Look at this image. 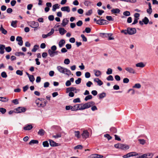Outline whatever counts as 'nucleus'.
I'll use <instances>...</instances> for the list:
<instances>
[{
    "instance_id": "nucleus-1",
    "label": "nucleus",
    "mask_w": 158,
    "mask_h": 158,
    "mask_svg": "<svg viewBox=\"0 0 158 158\" xmlns=\"http://www.w3.org/2000/svg\"><path fill=\"white\" fill-rule=\"evenodd\" d=\"M153 155L152 153H147L138 157V158H152Z\"/></svg>"
},
{
    "instance_id": "nucleus-2",
    "label": "nucleus",
    "mask_w": 158,
    "mask_h": 158,
    "mask_svg": "<svg viewBox=\"0 0 158 158\" xmlns=\"http://www.w3.org/2000/svg\"><path fill=\"white\" fill-rule=\"evenodd\" d=\"M28 24L31 27L34 28H38L39 26L38 23L35 21H30L29 22Z\"/></svg>"
},
{
    "instance_id": "nucleus-3",
    "label": "nucleus",
    "mask_w": 158,
    "mask_h": 158,
    "mask_svg": "<svg viewBox=\"0 0 158 158\" xmlns=\"http://www.w3.org/2000/svg\"><path fill=\"white\" fill-rule=\"evenodd\" d=\"M127 31L128 34L132 35L136 33V31L135 28L128 27L127 29Z\"/></svg>"
},
{
    "instance_id": "nucleus-4",
    "label": "nucleus",
    "mask_w": 158,
    "mask_h": 158,
    "mask_svg": "<svg viewBox=\"0 0 158 158\" xmlns=\"http://www.w3.org/2000/svg\"><path fill=\"white\" fill-rule=\"evenodd\" d=\"M109 22L106 20L104 19H100L97 20V24L99 25L108 24Z\"/></svg>"
},
{
    "instance_id": "nucleus-5",
    "label": "nucleus",
    "mask_w": 158,
    "mask_h": 158,
    "mask_svg": "<svg viewBox=\"0 0 158 158\" xmlns=\"http://www.w3.org/2000/svg\"><path fill=\"white\" fill-rule=\"evenodd\" d=\"M125 69L129 73L135 74L136 73L135 70L131 67H127L125 68Z\"/></svg>"
},
{
    "instance_id": "nucleus-6",
    "label": "nucleus",
    "mask_w": 158,
    "mask_h": 158,
    "mask_svg": "<svg viewBox=\"0 0 158 158\" xmlns=\"http://www.w3.org/2000/svg\"><path fill=\"white\" fill-rule=\"evenodd\" d=\"M17 113H20L22 112H25L26 110V108L25 107H19L16 109Z\"/></svg>"
},
{
    "instance_id": "nucleus-7",
    "label": "nucleus",
    "mask_w": 158,
    "mask_h": 158,
    "mask_svg": "<svg viewBox=\"0 0 158 158\" xmlns=\"http://www.w3.org/2000/svg\"><path fill=\"white\" fill-rule=\"evenodd\" d=\"M54 30L53 28H52L50 32L48 33L47 34H43L42 37L43 38H46L48 36H49L52 35L54 32Z\"/></svg>"
},
{
    "instance_id": "nucleus-8",
    "label": "nucleus",
    "mask_w": 158,
    "mask_h": 158,
    "mask_svg": "<svg viewBox=\"0 0 158 158\" xmlns=\"http://www.w3.org/2000/svg\"><path fill=\"white\" fill-rule=\"evenodd\" d=\"M81 135L83 138H87L89 137V133L87 130H84L83 131Z\"/></svg>"
},
{
    "instance_id": "nucleus-9",
    "label": "nucleus",
    "mask_w": 158,
    "mask_h": 158,
    "mask_svg": "<svg viewBox=\"0 0 158 158\" xmlns=\"http://www.w3.org/2000/svg\"><path fill=\"white\" fill-rule=\"evenodd\" d=\"M16 40L18 42V44L20 46H22L23 44V41L22 38L21 36H18L16 38Z\"/></svg>"
},
{
    "instance_id": "nucleus-10",
    "label": "nucleus",
    "mask_w": 158,
    "mask_h": 158,
    "mask_svg": "<svg viewBox=\"0 0 158 158\" xmlns=\"http://www.w3.org/2000/svg\"><path fill=\"white\" fill-rule=\"evenodd\" d=\"M58 70L60 73L64 74L65 69L64 68L60 66H58L57 67Z\"/></svg>"
},
{
    "instance_id": "nucleus-11",
    "label": "nucleus",
    "mask_w": 158,
    "mask_h": 158,
    "mask_svg": "<svg viewBox=\"0 0 158 158\" xmlns=\"http://www.w3.org/2000/svg\"><path fill=\"white\" fill-rule=\"evenodd\" d=\"M90 107V106H89L88 103H86L83 105L82 106L80 107V110H82L86 109Z\"/></svg>"
},
{
    "instance_id": "nucleus-12",
    "label": "nucleus",
    "mask_w": 158,
    "mask_h": 158,
    "mask_svg": "<svg viewBox=\"0 0 158 158\" xmlns=\"http://www.w3.org/2000/svg\"><path fill=\"white\" fill-rule=\"evenodd\" d=\"M61 10L63 11H67V12H69L70 11V9L69 6H65L61 8Z\"/></svg>"
},
{
    "instance_id": "nucleus-13",
    "label": "nucleus",
    "mask_w": 158,
    "mask_h": 158,
    "mask_svg": "<svg viewBox=\"0 0 158 158\" xmlns=\"http://www.w3.org/2000/svg\"><path fill=\"white\" fill-rule=\"evenodd\" d=\"M127 157H130L131 156H135L138 155V154L135 152H132L127 154Z\"/></svg>"
},
{
    "instance_id": "nucleus-14",
    "label": "nucleus",
    "mask_w": 158,
    "mask_h": 158,
    "mask_svg": "<svg viewBox=\"0 0 158 158\" xmlns=\"http://www.w3.org/2000/svg\"><path fill=\"white\" fill-rule=\"evenodd\" d=\"M112 34L111 33H100V35L102 37H107L108 36L112 35Z\"/></svg>"
},
{
    "instance_id": "nucleus-15",
    "label": "nucleus",
    "mask_w": 158,
    "mask_h": 158,
    "mask_svg": "<svg viewBox=\"0 0 158 158\" xmlns=\"http://www.w3.org/2000/svg\"><path fill=\"white\" fill-rule=\"evenodd\" d=\"M50 145L51 146H59V144L56 143L51 139H49Z\"/></svg>"
},
{
    "instance_id": "nucleus-16",
    "label": "nucleus",
    "mask_w": 158,
    "mask_h": 158,
    "mask_svg": "<svg viewBox=\"0 0 158 158\" xmlns=\"http://www.w3.org/2000/svg\"><path fill=\"white\" fill-rule=\"evenodd\" d=\"M33 128V127L31 125L27 124L24 127L23 129L25 130H30Z\"/></svg>"
},
{
    "instance_id": "nucleus-17",
    "label": "nucleus",
    "mask_w": 158,
    "mask_h": 158,
    "mask_svg": "<svg viewBox=\"0 0 158 158\" xmlns=\"http://www.w3.org/2000/svg\"><path fill=\"white\" fill-rule=\"evenodd\" d=\"M59 31L60 34L62 35H64L65 33L67 32L66 30L64 28L60 27L59 28Z\"/></svg>"
},
{
    "instance_id": "nucleus-18",
    "label": "nucleus",
    "mask_w": 158,
    "mask_h": 158,
    "mask_svg": "<svg viewBox=\"0 0 158 158\" xmlns=\"http://www.w3.org/2000/svg\"><path fill=\"white\" fill-rule=\"evenodd\" d=\"M94 81L98 83V85L101 86L103 84V83L100 79L98 78L95 79L94 80Z\"/></svg>"
},
{
    "instance_id": "nucleus-19",
    "label": "nucleus",
    "mask_w": 158,
    "mask_h": 158,
    "mask_svg": "<svg viewBox=\"0 0 158 158\" xmlns=\"http://www.w3.org/2000/svg\"><path fill=\"white\" fill-rule=\"evenodd\" d=\"M82 104H76L75 105H74L73 106V111H76L78 110H80V105H82Z\"/></svg>"
},
{
    "instance_id": "nucleus-20",
    "label": "nucleus",
    "mask_w": 158,
    "mask_h": 158,
    "mask_svg": "<svg viewBox=\"0 0 158 158\" xmlns=\"http://www.w3.org/2000/svg\"><path fill=\"white\" fill-rule=\"evenodd\" d=\"M111 12L113 14H118L120 11V10L118 8L113 9L111 10Z\"/></svg>"
},
{
    "instance_id": "nucleus-21",
    "label": "nucleus",
    "mask_w": 158,
    "mask_h": 158,
    "mask_svg": "<svg viewBox=\"0 0 158 158\" xmlns=\"http://www.w3.org/2000/svg\"><path fill=\"white\" fill-rule=\"evenodd\" d=\"M60 5L58 4H56L52 6V10L53 11H55L56 9H59L60 8Z\"/></svg>"
},
{
    "instance_id": "nucleus-22",
    "label": "nucleus",
    "mask_w": 158,
    "mask_h": 158,
    "mask_svg": "<svg viewBox=\"0 0 158 158\" xmlns=\"http://www.w3.org/2000/svg\"><path fill=\"white\" fill-rule=\"evenodd\" d=\"M76 88L73 87H69L67 88L66 91L67 92H72V91H74V90H76Z\"/></svg>"
},
{
    "instance_id": "nucleus-23",
    "label": "nucleus",
    "mask_w": 158,
    "mask_h": 158,
    "mask_svg": "<svg viewBox=\"0 0 158 158\" xmlns=\"http://www.w3.org/2000/svg\"><path fill=\"white\" fill-rule=\"evenodd\" d=\"M95 75L96 77H99L101 75V72L98 70H94Z\"/></svg>"
},
{
    "instance_id": "nucleus-24",
    "label": "nucleus",
    "mask_w": 158,
    "mask_h": 158,
    "mask_svg": "<svg viewBox=\"0 0 158 158\" xmlns=\"http://www.w3.org/2000/svg\"><path fill=\"white\" fill-rule=\"evenodd\" d=\"M65 41L64 40H61L59 43V46L60 48L62 47L65 43Z\"/></svg>"
},
{
    "instance_id": "nucleus-25",
    "label": "nucleus",
    "mask_w": 158,
    "mask_h": 158,
    "mask_svg": "<svg viewBox=\"0 0 158 158\" xmlns=\"http://www.w3.org/2000/svg\"><path fill=\"white\" fill-rule=\"evenodd\" d=\"M69 20L66 18L64 19L62 21V25L63 27H65L68 23Z\"/></svg>"
},
{
    "instance_id": "nucleus-26",
    "label": "nucleus",
    "mask_w": 158,
    "mask_h": 158,
    "mask_svg": "<svg viewBox=\"0 0 158 158\" xmlns=\"http://www.w3.org/2000/svg\"><path fill=\"white\" fill-rule=\"evenodd\" d=\"M136 66L141 68H143L145 66V64L143 62H140L136 64Z\"/></svg>"
},
{
    "instance_id": "nucleus-27",
    "label": "nucleus",
    "mask_w": 158,
    "mask_h": 158,
    "mask_svg": "<svg viewBox=\"0 0 158 158\" xmlns=\"http://www.w3.org/2000/svg\"><path fill=\"white\" fill-rule=\"evenodd\" d=\"M9 99L6 97H0V101L2 102H6L8 101Z\"/></svg>"
},
{
    "instance_id": "nucleus-28",
    "label": "nucleus",
    "mask_w": 158,
    "mask_h": 158,
    "mask_svg": "<svg viewBox=\"0 0 158 158\" xmlns=\"http://www.w3.org/2000/svg\"><path fill=\"white\" fill-rule=\"evenodd\" d=\"M45 132V131L43 129H40L38 132V134L40 135H43L44 134Z\"/></svg>"
},
{
    "instance_id": "nucleus-29",
    "label": "nucleus",
    "mask_w": 158,
    "mask_h": 158,
    "mask_svg": "<svg viewBox=\"0 0 158 158\" xmlns=\"http://www.w3.org/2000/svg\"><path fill=\"white\" fill-rule=\"evenodd\" d=\"M149 20L147 17H145L142 19V22L145 24H147L149 22Z\"/></svg>"
},
{
    "instance_id": "nucleus-30",
    "label": "nucleus",
    "mask_w": 158,
    "mask_h": 158,
    "mask_svg": "<svg viewBox=\"0 0 158 158\" xmlns=\"http://www.w3.org/2000/svg\"><path fill=\"white\" fill-rule=\"evenodd\" d=\"M48 52L49 54L51 57H53L54 56V52L53 51L49 49L48 50Z\"/></svg>"
},
{
    "instance_id": "nucleus-31",
    "label": "nucleus",
    "mask_w": 158,
    "mask_h": 158,
    "mask_svg": "<svg viewBox=\"0 0 158 158\" xmlns=\"http://www.w3.org/2000/svg\"><path fill=\"white\" fill-rule=\"evenodd\" d=\"M39 143L38 140H32L29 143L30 145H31L32 144H38Z\"/></svg>"
},
{
    "instance_id": "nucleus-32",
    "label": "nucleus",
    "mask_w": 158,
    "mask_h": 158,
    "mask_svg": "<svg viewBox=\"0 0 158 158\" xmlns=\"http://www.w3.org/2000/svg\"><path fill=\"white\" fill-rule=\"evenodd\" d=\"M17 23V20L13 21L11 23V25L14 27H16L17 26L16 24Z\"/></svg>"
},
{
    "instance_id": "nucleus-33",
    "label": "nucleus",
    "mask_w": 158,
    "mask_h": 158,
    "mask_svg": "<svg viewBox=\"0 0 158 158\" xmlns=\"http://www.w3.org/2000/svg\"><path fill=\"white\" fill-rule=\"evenodd\" d=\"M99 98L102 99L106 96V94L105 93L103 92L102 93L100 94L99 95Z\"/></svg>"
},
{
    "instance_id": "nucleus-34",
    "label": "nucleus",
    "mask_w": 158,
    "mask_h": 158,
    "mask_svg": "<svg viewBox=\"0 0 158 158\" xmlns=\"http://www.w3.org/2000/svg\"><path fill=\"white\" fill-rule=\"evenodd\" d=\"M43 145L44 147H48L49 146V143L47 141L43 142Z\"/></svg>"
},
{
    "instance_id": "nucleus-35",
    "label": "nucleus",
    "mask_w": 158,
    "mask_h": 158,
    "mask_svg": "<svg viewBox=\"0 0 158 158\" xmlns=\"http://www.w3.org/2000/svg\"><path fill=\"white\" fill-rule=\"evenodd\" d=\"M91 31V29L90 28L87 27L85 28V30L83 31V33H84L85 32L87 33H89Z\"/></svg>"
},
{
    "instance_id": "nucleus-36",
    "label": "nucleus",
    "mask_w": 158,
    "mask_h": 158,
    "mask_svg": "<svg viewBox=\"0 0 158 158\" xmlns=\"http://www.w3.org/2000/svg\"><path fill=\"white\" fill-rule=\"evenodd\" d=\"M65 109L66 110H71L72 111H73V106H66L65 107Z\"/></svg>"
},
{
    "instance_id": "nucleus-37",
    "label": "nucleus",
    "mask_w": 158,
    "mask_h": 158,
    "mask_svg": "<svg viewBox=\"0 0 158 158\" xmlns=\"http://www.w3.org/2000/svg\"><path fill=\"white\" fill-rule=\"evenodd\" d=\"M39 46L38 45H35L33 48L32 49L31 51L33 52H35L36 50L38 49V48H39Z\"/></svg>"
},
{
    "instance_id": "nucleus-38",
    "label": "nucleus",
    "mask_w": 158,
    "mask_h": 158,
    "mask_svg": "<svg viewBox=\"0 0 158 158\" xmlns=\"http://www.w3.org/2000/svg\"><path fill=\"white\" fill-rule=\"evenodd\" d=\"M141 87V85L139 83H136L133 86V88H135L137 89H139Z\"/></svg>"
},
{
    "instance_id": "nucleus-39",
    "label": "nucleus",
    "mask_w": 158,
    "mask_h": 158,
    "mask_svg": "<svg viewBox=\"0 0 158 158\" xmlns=\"http://www.w3.org/2000/svg\"><path fill=\"white\" fill-rule=\"evenodd\" d=\"M120 1H124L127 2H130L131 3H134L136 2V0H119Z\"/></svg>"
},
{
    "instance_id": "nucleus-40",
    "label": "nucleus",
    "mask_w": 158,
    "mask_h": 158,
    "mask_svg": "<svg viewBox=\"0 0 158 158\" xmlns=\"http://www.w3.org/2000/svg\"><path fill=\"white\" fill-rule=\"evenodd\" d=\"M98 154H94L90 155L89 157V158H97Z\"/></svg>"
},
{
    "instance_id": "nucleus-41",
    "label": "nucleus",
    "mask_w": 158,
    "mask_h": 158,
    "mask_svg": "<svg viewBox=\"0 0 158 158\" xmlns=\"http://www.w3.org/2000/svg\"><path fill=\"white\" fill-rule=\"evenodd\" d=\"M83 148L82 146L81 145H78L76 146H75L74 148V149L75 150L77 149H82Z\"/></svg>"
},
{
    "instance_id": "nucleus-42",
    "label": "nucleus",
    "mask_w": 158,
    "mask_h": 158,
    "mask_svg": "<svg viewBox=\"0 0 158 158\" xmlns=\"http://www.w3.org/2000/svg\"><path fill=\"white\" fill-rule=\"evenodd\" d=\"M92 98V96L91 95H89L86 96L85 98V100L87 101L88 100Z\"/></svg>"
},
{
    "instance_id": "nucleus-43",
    "label": "nucleus",
    "mask_w": 158,
    "mask_h": 158,
    "mask_svg": "<svg viewBox=\"0 0 158 158\" xmlns=\"http://www.w3.org/2000/svg\"><path fill=\"white\" fill-rule=\"evenodd\" d=\"M1 76L3 78H6L7 77V75L5 72H3L1 73Z\"/></svg>"
},
{
    "instance_id": "nucleus-44",
    "label": "nucleus",
    "mask_w": 158,
    "mask_h": 158,
    "mask_svg": "<svg viewBox=\"0 0 158 158\" xmlns=\"http://www.w3.org/2000/svg\"><path fill=\"white\" fill-rule=\"evenodd\" d=\"M91 2L88 0H85L84 3V5L87 6H89L91 4Z\"/></svg>"
},
{
    "instance_id": "nucleus-45",
    "label": "nucleus",
    "mask_w": 158,
    "mask_h": 158,
    "mask_svg": "<svg viewBox=\"0 0 158 158\" xmlns=\"http://www.w3.org/2000/svg\"><path fill=\"white\" fill-rule=\"evenodd\" d=\"M75 135L77 138L80 137V132L79 131H75L74 132Z\"/></svg>"
},
{
    "instance_id": "nucleus-46",
    "label": "nucleus",
    "mask_w": 158,
    "mask_h": 158,
    "mask_svg": "<svg viewBox=\"0 0 158 158\" xmlns=\"http://www.w3.org/2000/svg\"><path fill=\"white\" fill-rule=\"evenodd\" d=\"M65 72H66V73H65V74L69 76L71 74V72L69 70H68L67 69H65Z\"/></svg>"
},
{
    "instance_id": "nucleus-47",
    "label": "nucleus",
    "mask_w": 158,
    "mask_h": 158,
    "mask_svg": "<svg viewBox=\"0 0 158 158\" xmlns=\"http://www.w3.org/2000/svg\"><path fill=\"white\" fill-rule=\"evenodd\" d=\"M28 77L31 82H33L34 81L35 79L33 75H31Z\"/></svg>"
},
{
    "instance_id": "nucleus-48",
    "label": "nucleus",
    "mask_w": 158,
    "mask_h": 158,
    "mask_svg": "<svg viewBox=\"0 0 158 158\" xmlns=\"http://www.w3.org/2000/svg\"><path fill=\"white\" fill-rule=\"evenodd\" d=\"M112 69L110 68H108L106 72V73L108 75L112 74Z\"/></svg>"
},
{
    "instance_id": "nucleus-49",
    "label": "nucleus",
    "mask_w": 158,
    "mask_h": 158,
    "mask_svg": "<svg viewBox=\"0 0 158 158\" xmlns=\"http://www.w3.org/2000/svg\"><path fill=\"white\" fill-rule=\"evenodd\" d=\"M81 37L82 39V40L84 42L87 41V39L86 37L83 34H81Z\"/></svg>"
},
{
    "instance_id": "nucleus-50",
    "label": "nucleus",
    "mask_w": 158,
    "mask_h": 158,
    "mask_svg": "<svg viewBox=\"0 0 158 158\" xmlns=\"http://www.w3.org/2000/svg\"><path fill=\"white\" fill-rule=\"evenodd\" d=\"M110 131L113 133H116L117 132V130L114 127H112L110 129Z\"/></svg>"
},
{
    "instance_id": "nucleus-51",
    "label": "nucleus",
    "mask_w": 158,
    "mask_h": 158,
    "mask_svg": "<svg viewBox=\"0 0 158 158\" xmlns=\"http://www.w3.org/2000/svg\"><path fill=\"white\" fill-rule=\"evenodd\" d=\"M6 110L3 108H0V112L2 114H4L6 112Z\"/></svg>"
},
{
    "instance_id": "nucleus-52",
    "label": "nucleus",
    "mask_w": 158,
    "mask_h": 158,
    "mask_svg": "<svg viewBox=\"0 0 158 158\" xmlns=\"http://www.w3.org/2000/svg\"><path fill=\"white\" fill-rule=\"evenodd\" d=\"M123 15L125 16H129L130 15V13L129 11H126L123 12Z\"/></svg>"
},
{
    "instance_id": "nucleus-53",
    "label": "nucleus",
    "mask_w": 158,
    "mask_h": 158,
    "mask_svg": "<svg viewBox=\"0 0 158 158\" xmlns=\"http://www.w3.org/2000/svg\"><path fill=\"white\" fill-rule=\"evenodd\" d=\"M46 102L45 101H44V103H40V106H39V104L38 103H37V104L38 106H39L44 107L46 105Z\"/></svg>"
},
{
    "instance_id": "nucleus-54",
    "label": "nucleus",
    "mask_w": 158,
    "mask_h": 158,
    "mask_svg": "<svg viewBox=\"0 0 158 158\" xmlns=\"http://www.w3.org/2000/svg\"><path fill=\"white\" fill-rule=\"evenodd\" d=\"M138 140L140 143L142 145L144 144L145 143V141L143 139H139Z\"/></svg>"
},
{
    "instance_id": "nucleus-55",
    "label": "nucleus",
    "mask_w": 158,
    "mask_h": 158,
    "mask_svg": "<svg viewBox=\"0 0 158 158\" xmlns=\"http://www.w3.org/2000/svg\"><path fill=\"white\" fill-rule=\"evenodd\" d=\"M106 18L109 21H113L114 20V19L111 16H107Z\"/></svg>"
},
{
    "instance_id": "nucleus-56",
    "label": "nucleus",
    "mask_w": 158,
    "mask_h": 158,
    "mask_svg": "<svg viewBox=\"0 0 158 158\" xmlns=\"http://www.w3.org/2000/svg\"><path fill=\"white\" fill-rule=\"evenodd\" d=\"M83 24V23L82 21L81 20H79L77 23L76 24L78 26H81Z\"/></svg>"
},
{
    "instance_id": "nucleus-57",
    "label": "nucleus",
    "mask_w": 158,
    "mask_h": 158,
    "mask_svg": "<svg viewBox=\"0 0 158 158\" xmlns=\"http://www.w3.org/2000/svg\"><path fill=\"white\" fill-rule=\"evenodd\" d=\"M15 55L17 56H19L20 55H24V53L21 52H17L15 53Z\"/></svg>"
},
{
    "instance_id": "nucleus-58",
    "label": "nucleus",
    "mask_w": 158,
    "mask_h": 158,
    "mask_svg": "<svg viewBox=\"0 0 158 158\" xmlns=\"http://www.w3.org/2000/svg\"><path fill=\"white\" fill-rule=\"evenodd\" d=\"M106 79L108 81H112L114 80V78L112 75H109L108 77H107Z\"/></svg>"
},
{
    "instance_id": "nucleus-59",
    "label": "nucleus",
    "mask_w": 158,
    "mask_h": 158,
    "mask_svg": "<svg viewBox=\"0 0 158 158\" xmlns=\"http://www.w3.org/2000/svg\"><path fill=\"white\" fill-rule=\"evenodd\" d=\"M16 73L18 75L22 76L23 74V73L22 71L18 70L16 71Z\"/></svg>"
},
{
    "instance_id": "nucleus-60",
    "label": "nucleus",
    "mask_w": 158,
    "mask_h": 158,
    "mask_svg": "<svg viewBox=\"0 0 158 158\" xmlns=\"http://www.w3.org/2000/svg\"><path fill=\"white\" fill-rule=\"evenodd\" d=\"M52 137L55 138H57L61 137V134L58 133L56 134V135H53L52 136Z\"/></svg>"
},
{
    "instance_id": "nucleus-61",
    "label": "nucleus",
    "mask_w": 158,
    "mask_h": 158,
    "mask_svg": "<svg viewBox=\"0 0 158 158\" xmlns=\"http://www.w3.org/2000/svg\"><path fill=\"white\" fill-rule=\"evenodd\" d=\"M73 102L74 103L80 102L81 101H80V98H77L74 99L73 100Z\"/></svg>"
},
{
    "instance_id": "nucleus-62",
    "label": "nucleus",
    "mask_w": 158,
    "mask_h": 158,
    "mask_svg": "<svg viewBox=\"0 0 158 158\" xmlns=\"http://www.w3.org/2000/svg\"><path fill=\"white\" fill-rule=\"evenodd\" d=\"M70 61L69 59H66L64 61V63L65 64H69Z\"/></svg>"
},
{
    "instance_id": "nucleus-63",
    "label": "nucleus",
    "mask_w": 158,
    "mask_h": 158,
    "mask_svg": "<svg viewBox=\"0 0 158 158\" xmlns=\"http://www.w3.org/2000/svg\"><path fill=\"white\" fill-rule=\"evenodd\" d=\"M6 51L7 52H10L11 51V48L10 47H8L5 48Z\"/></svg>"
},
{
    "instance_id": "nucleus-64",
    "label": "nucleus",
    "mask_w": 158,
    "mask_h": 158,
    "mask_svg": "<svg viewBox=\"0 0 158 158\" xmlns=\"http://www.w3.org/2000/svg\"><path fill=\"white\" fill-rule=\"evenodd\" d=\"M85 77L86 78H89L90 77V73L88 72L85 73Z\"/></svg>"
}]
</instances>
